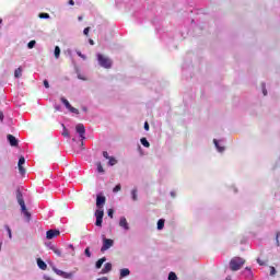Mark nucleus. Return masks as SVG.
I'll list each match as a JSON object with an SVG mask.
<instances>
[{
  "label": "nucleus",
  "instance_id": "f257e3e1",
  "mask_svg": "<svg viewBox=\"0 0 280 280\" xmlns=\"http://www.w3.org/2000/svg\"><path fill=\"white\" fill-rule=\"evenodd\" d=\"M16 200L21 207V212L26 218L27 222H30L32 220V213L27 211V206H25V199H23V192L20 189L16 190Z\"/></svg>",
  "mask_w": 280,
  "mask_h": 280
},
{
  "label": "nucleus",
  "instance_id": "f03ea898",
  "mask_svg": "<svg viewBox=\"0 0 280 280\" xmlns=\"http://www.w3.org/2000/svg\"><path fill=\"white\" fill-rule=\"evenodd\" d=\"M96 60L103 69H110L113 67V61L101 52L96 54Z\"/></svg>",
  "mask_w": 280,
  "mask_h": 280
},
{
  "label": "nucleus",
  "instance_id": "7ed1b4c3",
  "mask_svg": "<svg viewBox=\"0 0 280 280\" xmlns=\"http://www.w3.org/2000/svg\"><path fill=\"white\" fill-rule=\"evenodd\" d=\"M246 264V260H244V258L242 257H234L231 259L230 261V268L236 272V270H240V268H242V266Z\"/></svg>",
  "mask_w": 280,
  "mask_h": 280
},
{
  "label": "nucleus",
  "instance_id": "20e7f679",
  "mask_svg": "<svg viewBox=\"0 0 280 280\" xmlns=\"http://www.w3.org/2000/svg\"><path fill=\"white\" fill-rule=\"evenodd\" d=\"M152 23H153V25H154V27H155V32H156L158 34H160L161 40H164V42L167 40V36H170V34L163 32V28H161V23H159V20H158V19H154V20L152 21ZM162 32H163V33H162Z\"/></svg>",
  "mask_w": 280,
  "mask_h": 280
},
{
  "label": "nucleus",
  "instance_id": "39448f33",
  "mask_svg": "<svg viewBox=\"0 0 280 280\" xmlns=\"http://www.w3.org/2000/svg\"><path fill=\"white\" fill-rule=\"evenodd\" d=\"M94 215L96 218L95 226L102 228V224L104 222V209L103 208H97L95 210V214Z\"/></svg>",
  "mask_w": 280,
  "mask_h": 280
},
{
  "label": "nucleus",
  "instance_id": "423d86ee",
  "mask_svg": "<svg viewBox=\"0 0 280 280\" xmlns=\"http://www.w3.org/2000/svg\"><path fill=\"white\" fill-rule=\"evenodd\" d=\"M115 245V241L113 238H106V236H103V245L101 247V253H106L112 246Z\"/></svg>",
  "mask_w": 280,
  "mask_h": 280
},
{
  "label": "nucleus",
  "instance_id": "0eeeda50",
  "mask_svg": "<svg viewBox=\"0 0 280 280\" xmlns=\"http://www.w3.org/2000/svg\"><path fill=\"white\" fill-rule=\"evenodd\" d=\"M52 270L58 275V277H62V279H73V272H66L56 267H52Z\"/></svg>",
  "mask_w": 280,
  "mask_h": 280
},
{
  "label": "nucleus",
  "instance_id": "6e6552de",
  "mask_svg": "<svg viewBox=\"0 0 280 280\" xmlns=\"http://www.w3.org/2000/svg\"><path fill=\"white\" fill-rule=\"evenodd\" d=\"M75 130H77V132H78L80 139H81L82 141H84V139H86V137H84V135H86V128H84V125H83V124H78V125L75 126Z\"/></svg>",
  "mask_w": 280,
  "mask_h": 280
},
{
  "label": "nucleus",
  "instance_id": "1a4fd4ad",
  "mask_svg": "<svg viewBox=\"0 0 280 280\" xmlns=\"http://www.w3.org/2000/svg\"><path fill=\"white\" fill-rule=\"evenodd\" d=\"M104 205H106V197L104 195L96 196L97 209H104Z\"/></svg>",
  "mask_w": 280,
  "mask_h": 280
},
{
  "label": "nucleus",
  "instance_id": "9d476101",
  "mask_svg": "<svg viewBox=\"0 0 280 280\" xmlns=\"http://www.w3.org/2000/svg\"><path fill=\"white\" fill-rule=\"evenodd\" d=\"M118 224L120 229L125 231H130V224L128 223V220L126 219V217H120Z\"/></svg>",
  "mask_w": 280,
  "mask_h": 280
},
{
  "label": "nucleus",
  "instance_id": "9b49d317",
  "mask_svg": "<svg viewBox=\"0 0 280 280\" xmlns=\"http://www.w3.org/2000/svg\"><path fill=\"white\" fill-rule=\"evenodd\" d=\"M60 235V230H48L46 232V240H54V237H58Z\"/></svg>",
  "mask_w": 280,
  "mask_h": 280
},
{
  "label": "nucleus",
  "instance_id": "f8f14e48",
  "mask_svg": "<svg viewBox=\"0 0 280 280\" xmlns=\"http://www.w3.org/2000/svg\"><path fill=\"white\" fill-rule=\"evenodd\" d=\"M7 141H9L12 148H16L19 145V139H16V137H14L13 135H8Z\"/></svg>",
  "mask_w": 280,
  "mask_h": 280
},
{
  "label": "nucleus",
  "instance_id": "ddd939ff",
  "mask_svg": "<svg viewBox=\"0 0 280 280\" xmlns=\"http://www.w3.org/2000/svg\"><path fill=\"white\" fill-rule=\"evenodd\" d=\"M23 165H25V158L20 156L19 162H18V167H19V172L22 176H24V174H25V168L23 167Z\"/></svg>",
  "mask_w": 280,
  "mask_h": 280
},
{
  "label": "nucleus",
  "instance_id": "4468645a",
  "mask_svg": "<svg viewBox=\"0 0 280 280\" xmlns=\"http://www.w3.org/2000/svg\"><path fill=\"white\" fill-rule=\"evenodd\" d=\"M242 276L245 277V279L247 280H252L254 275H253V269H250V267H246L243 271H242Z\"/></svg>",
  "mask_w": 280,
  "mask_h": 280
},
{
  "label": "nucleus",
  "instance_id": "2eb2a0df",
  "mask_svg": "<svg viewBox=\"0 0 280 280\" xmlns=\"http://www.w3.org/2000/svg\"><path fill=\"white\" fill-rule=\"evenodd\" d=\"M223 142H224V140H218V139L213 140L214 148L217 149L218 152H224V150H225L224 145L220 144Z\"/></svg>",
  "mask_w": 280,
  "mask_h": 280
},
{
  "label": "nucleus",
  "instance_id": "dca6fc26",
  "mask_svg": "<svg viewBox=\"0 0 280 280\" xmlns=\"http://www.w3.org/2000/svg\"><path fill=\"white\" fill-rule=\"evenodd\" d=\"M110 270H113V264L106 262L104 265L103 269L101 270V275H108V272H110Z\"/></svg>",
  "mask_w": 280,
  "mask_h": 280
},
{
  "label": "nucleus",
  "instance_id": "f3484780",
  "mask_svg": "<svg viewBox=\"0 0 280 280\" xmlns=\"http://www.w3.org/2000/svg\"><path fill=\"white\" fill-rule=\"evenodd\" d=\"M126 277H130V269L122 268L119 271V279H126Z\"/></svg>",
  "mask_w": 280,
  "mask_h": 280
},
{
  "label": "nucleus",
  "instance_id": "a211bd4d",
  "mask_svg": "<svg viewBox=\"0 0 280 280\" xmlns=\"http://www.w3.org/2000/svg\"><path fill=\"white\" fill-rule=\"evenodd\" d=\"M37 266L40 270H45L47 268V262L43 258H37Z\"/></svg>",
  "mask_w": 280,
  "mask_h": 280
},
{
  "label": "nucleus",
  "instance_id": "6ab92c4d",
  "mask_svg": "<svg viewBox=\"0 0 280 280\" xmlns=\"http://www.w3.org/2000/svg\"><path fill=\"white\" fill-rule=\"evenodd\" d=\"M62 126V137H65L66 139H71V133H69V129H67V127L65 126V124L61 125Z\"/></svg>",
  "mask_w": 280,
  "mask_h": 280
},
{
  "label": "nucleus",
  "instance_id": "aec40b11",
  "mask_svg": "<svg viewBox=\"0 0 280 280\" xmlns=\"http://www.w3.org/2000/svg\"><path fill=\"white\" fill-rule=\"evenodd\" d=\"M106 261V257H102L101 259H98L96 262H95V269L96 270H100V268H102V266H104Z\"/></svg>",
  "mask_w": 280,
  "mask_h": 280
},
{
  "label": "nucleus",
  "instance_id": "412c9836",
  "mask_svg": "<svg viewBox=\"0 0 280 280\" xmlns=\"http://www.w3.org/2000/svg\"><path fill=\"white\" fill-rule=\"evenodd\" d=\"M23 75V68L22 67H19L18 69H15L14 71V78L16 80H19V78H21Z\"/></svg>",
  "mask_w": 280,
  "mask_h": 280
},
{
  "label": "nucleus",
  "instance_id": "4be33fe9",
  "mask_svg": "<svg viewBox=\"0 0 280 280\" xmlns=\"http://www.w3.org/2000/svg\"><path fill=\"white\" fill-rule=\"evenodd\" d=\"M165 229V219L158 220V231H163Z\"/></svg>",
  "mask_w": 280,
  "mask_h": 280
},
{
  "label": "nucleus",
  "instance_id": "5701e85b",
  "mask_svg": "<svg viewBox=\"0 0 280 280\" xmlns=\"http://www.w3.org/2000/svg\"><path fill=\"white\" fill-rule=\"evenodd\" d=\"M60 102L66 106V108L69 110L71 108V103L66 97H61Z\"/></svg>",
  "mask_w": 280,
  "mask_h": 280
},
{
  "label": "nucleus",
  "instance_id": "b1692460",
  "mask_svg": "<svg viewBox=\"0 0 280 280\" xmlns=\"http://www.w3.org/2000/svg\"><path fill=\"white\" fill-rule=\"evenodd\" d=\"M140 143L143 148H150V141H148V138H141Z\"/></svg>",
  "mask_w": 280,
  "mask_h": 280
},
{
  "label": "nucleus",
  "instance_id": "393cba45",
  "mask_svg": "<svg viewBox=\"0 0 280 280\" xmlns=\"http://www.w3.org/2000/svg\"><path fill=\"white\" fill-rule=\"evenodd\" d=\"M60 46H55L54 56L58 60L60 58Z\"/></svg>",
  "mask_w": 280,
  "mask_h": 280
},
{
  "label": "nucleus",
  "instance_id": "a878e982",
  "mask_svg": "<svg viewBox=\"0 0 280 280\" xmlns=\"http://www.w3.org/2000/svg\"><path fill=\"white\" fill-rule=\"evenodd\" d=\"M108 165H109V167H113L114 165H117V159H115L114 156H112V158L108 160Z\"/></svg>",
  "mask_w": 280,
  "mask_h": 280
},
{
  "label": "nucleus",
  "instance_id": "bb28decb",
  "mask_svg": "<svg viewBox=\"0 0 280 280\" xmlns=\"http://www.w3.org/2000/svg\"><path fill=\"white\" fill-rule=\"evenodd\" d=\"M131 199L133 200V202H137L138 197H137V188H133L131 190Z\"/></svg>",
  "mask_w": 280,
  "mask_h": 280
},
{
  "label": "nucleus",
  "instance_id": "cd10ccee",
  "mask_svg": "<svg viewBox=\"0 0 280 280\" xmlns=\"http://www.w3.org/2000/svg\"><path fill=\"white\" fill-rule=\"evenodd\" d=\"M36 47V40H30L27 43V49H34Z\"/></svg>",
  "mask_w": 280,
  "mask_h": 280
},
{
  "label": "nucleus",
  "instance_id": "c85d7f7f",
  "mask_svg": "<svg viewBox=\"0 0 280 280\" xmlns=\"http://www.w3.org/2000/svg\"><path fill=\"white\" fill-rule=\"evenodd\" d=\"M168 280H178V276H176V272L171 271L168 273Z\"/></svg>",
  "mask_w": 280,
  "mask_h": 280
},
{
  "label": "nucleus",
  "instance_id": "c756f323",
  "mask_svg": "<svg viewBox=\"0 0 280 280\" xmlns=\"http://www.w3.org/2000/svg\"><path fill=\"white\" fill-rule=\"evenodd\" d=\"M4 229L8 233L9 240H12V229H10V225H4Z\"/></svg>",
  "mask_w": 280,
  "mask_h": 280
},
{
  "label": "nucleus",
  "instance_id": "7c9ffc66",
  "mask_svg": "<svg viewBox=\"0 0 280 280\" xmlns=\"http://www.w3.org/2000/svg\"><path fill=\"white\" fill-rule=\"evenodd\" d=\"M70 113H73L74 115H80V110L73 106H71L69 109H68Z\"/></svg>",
  "mask_w": 280,
  "mask_h": 280
},
{
  "label": "nucleus",
  "instance_id": "2f4dec72",
  "mask_svg": "<svg viewBox=\"0 0 280 280\" xmlns=\"http://www.w3.org/2000/svg\"><path fill=\"white\" fill-rule=\"evenodd\" d=\"M117 191H121V184H118L113 188L114 194H117Z\"/></svg>",
  "mask_w": 280,
  "mask_h": 280
},
{
  "label": "nucleus",
  "instance_id": "473e14b6",
  "mask_svg": "<svg viewBox=\"0 0 280 280\" xmlns=\"http://www.w3.org/2000/svg\"><path fill=\"white\" fill-rule=\"evenodd\" d=\"M38 16H39V19H45V20L50 19L49 13H39Z\"/></svg>",
  "mask_w": 280,
  "mask_h": 280
},
{
  "label": "nucleus",
  "instance_id": "72a5a7b5",
  "mask_svg": "<svg viewBox=\"0 0 280 280\" xmlns=\"http://www.w3.org/2000/svg\"><path fill=\"white\" fill-rule=\"evenodd\" d=\"M77 56H79V58H82V60H86V55L82 54V51L77 50Z\"/></svg>",
  "mask_w": 280,
  "mask_h": 280
},
{
  "label": "nucleus",
  "instance_id": "f704fd0d",
  "mask_svg": "<svg viewBox=\"0 0 280 280\" xmlns=\"http://www.w3.org/2000/svg\"><path fill=\"white\" fill-rule=\"evenodd\" d=\"M97 172L98 174H104V166H102V163L97 164Z\"/></svg>",
  "mask_w": 280,
  "mask_h": 280
},
{
  "label": "nucleus",
  "instance_id": "c9c22d12",
  "mask_svg": "<svg viewBox=\"0 0 280 280\" xmlns=\"http://www.w3.org/2000/svg\"><path fill=\"white\" fill-rule=\"evenodd\" d=\"M57 257H62V252L55 247V250H52Z\"/></svg>",
  "mask_w": 280,
  "mask_h": 280
},
{
  "label": "nucleus",
  "instance_id": "e433bc0d",
  "mask_svg": "<svg viewBox=\"0 0 280 280\" xmlns=\"http://www.w3.org/2000/svg\"><path fill=\"white\" fill-rule=\"evenodd\" d=\"M84 255H85V257H91V248L90 247H86L85 249H84Z\"/></svg>",
  "mask_w": 280,
  "mask_h": 280
},
{
  "label": "nucleus",
  "instance_id": "4c0bfd02",
  "mask_svg": "<svg viewBox=\"0 0 280 280\" xmlns=\"http://www.w3.org/2000/svg\"><path fill=\"white\" fill-rule=\"evenodd\" d=\"M275 275H277V268L275 267H270V277H275Z\"/></svg>",
  "mask_w": 280,
  "mask_h": 280
},
{
  "label": "nucleus",
  "instance_id": "58836bf2",
  "mask_svg": "<svg viewBox=\"0 0 280 280\" xmlns=\"http://www.w3.org/2000/svg\"><path fill=\"white\" fill-rule=\"evenodd\" d=\"M262 94L268 95V90H266V83H261Z\"/></svg>",
  "mask_w": 280,
  "mask_h": 280
},
{
  "label": "nucleus",
  "instance_id": "ea45409f",
  "mask_svg": "<svg viewBox=\"0 0 280 280\" xmlns=\"http://www.w3.org/2000/svg\"><path fill=\"white\" fill-rule=\"evenodd\" d=\"M107 215H108V218H113V215H115V210L108 209L107 210Z\"/></svg>",
  "mask_w": 280,
  "mask_h": 280
},
{
  "label": "nucleus",
  "instance_id": "a19ab883",
  "mask_svg": "<svg viewBox=\"0 0 280 280\" xmlns=\"http://www.w3.org/2000/svg\"><path fill=\"white\" fill-rule=\"evenodd\" d=\"M279 237H280V232H277V234H276V246H280Z\"/></svg>",
  "mask_w": 280,
  "mask_h": 280
},
{
  "label": "nucleus",
  "instance_id": "79ce46f5",
  "mask_svg": "<svg viewBox=\"0 0 280 280\" xmlns=\"http://www.w3.org/2000/svg\"><path fill=\"white\" fill-rule=\"evenodd\" d=\"M91 32V27H85L84 30H83V34H84V36H89V33Z\"/></svg>",
  "mask_w": 280,
  "mask_h": 280
},
{
  "label": "nucleus",
  "instance_id": "37998d69",
  "mask_svg": "<svg viewBox=\"0 0 280 280\" xmlns=\"http://www.w3.org/2000/svg\"><path fill=\"white\" fill-rule=\"evenodd\" d=\"M67 55H68L70 58H73V50H71V48H68V49H67Z\"/></svg>",
  "mask_w": 280,
  "mask_h": 280
},
{
  "label": "nucleus",
  "instance_id": "c03bdc74",
  "mask_svg": "<svg viewBox=\"0 0 280 280\" xmlns=\"http://www.w3.org/2000/svg\"><path fill=\"white\" fill-rule=\"evenodd\" d=\"M103 156L104 159H107V160L112 158L110 155H108V151H103Z\"/></svg>",
  "mask_w": 280,
  "mask_h": 280
},
{
  "label": "nucleus",
  "instance_id": "a18cd8bd",
  "mask_svg": "<svg viewBox=\"0 0 280 280\" xmlns=\"http://www.w3.org/2000/svg\"><path fill=\"white\" fill-rule=\"evenodd\" d=\"M257 264H259L260 266H266V262H264V260H261L260 258L256 259Z\"/></svg>",
  "mask_w": 280,
  "mask_h": 280
},
{
  "label": "nucleus",
  "instance_id": "49530a36",
  "mask_svg": "<svg viewBox=\"0 0 280 280\" xmlns=\"http://www.w3.org/2000/svg\"><path fill=\"white\" fill-rule=\"evenodd\" d=\"M44 86L45 89H49V81L47 79L44 80Z\"/></svg>",
  "mask_w": 280,
  "mask_h": 280
},
{
  "label": "nucleus",
  "instance_id": "de8ad7c7",
  "mask_svg": "<svg viewBox=\"0 0 280 280\" xmlns=\"http://www.w3.org/2000/svg\"><path fill=\"white\" fill-rule=\"evenodd\" d=\"M47 246L50 250H55V248H56V246L51 243H48Z\"/></svg>",
  "mask_w": 280,
  "mask_h": 280
},
{
  "label": "nucleus",
  "instance_id": "09e8293b",
  "mask_svg": "<svg viewBox=\"0 0 280 280\" xmlns=\"http://www.w3.org/2000/svg\"><path fill=\"white\" fill-rule=\"evenodd\" d=\"M144 130L148 132L150 130V124L148 121L144 122Z\"/></svg>",
  "mask_w": 280,
  "mask_h": 280
},
{
  "label": "nucleus",
  "instance_id": "8fccbe9b",
  "mask_svg": "<svg viewBox=\"0 0 280 280\" xmlns=\"http://www.w3.org/2000/svg\"><path fill=\"white\" fill-rule=\"evenodd\" d=\"M4 115H3V112H0V121H1V124H3V119H4Z\"/></svg>",
  "mask_w": 280,
  "mask_h": 280
},
{
  "label": "nucleus",
  "instance_id": "3c124183",
  "mask_svg": "<svg viewBox=\"0 0 280 280\" xmlns=\"http://www.w3.org/2000/svg\"><path fill=\"white\" fill-rule=\"evenodd\" d=\"M68 5H75V1L69 0V1H68Z\"/></svg>",
  "mask_w": 280,
  "mask_h": 280
},
{
  "label": "nucleus",
  "instance_id": "603ef678",
  "mask_svg": "<svg viewBox=\"0 0 280 280\" xmlns=\"http://www.w3.org/2000/svg\"><path fill=\"white\" fill-rule=\"evenodd\" d=\"M197 14H205V10L198 9V10H197Z\"/></svg>",
  "mask_w": 280,
  "mask_h": 280
},
{
  "label": "nucleus",
  "instance_id": "864d4df0",
  "mask_svg": "<svg viewBox=\"0 0 280 280\" xmlns=\"http://www.w3.org/2000/svg\"><path fill=\"white\" fill-rule=\"evenodd\" d=\"M55 110H61V106L60 105H55Z\"/></svg>",
  "mask_w": 280,
  "mask_h": 280
},
{
  "label": "nucleus",
  "instance_id": "5fc2aeb1",
  "mask_svg": "<svg viewBox=\"0 0 280 280\" xmlns=\"http://www.w3.org/2000/svg\"><path fill=\"white\" fill-rule=\"evenodd\" d=\"M172 198H176V191H171Z\"/></svg>",
  "mask_w": 280,
  "mask_h": 280
},
{
  "label": "nucleus",
  "instance_id": "6e6d98bb",
  "mask_svg": "<svg viewBox=\"0 0 280 280\" xmlns=\"http://www.w3.org/2000/svg\"><path fill=\"white\" fill-rule=\"evenodd\" d=\"M68 248H71L72 250H75V247H73V244H69Z\"/></svg>",
  "mask_w": 280,
  "mask_h": 280
},
{
  "label": "nucleus",
  "instance_id": "4d7b16f0",
  "mask_svg": "<svg viewBox=\"0 0 280 280\" xmlns=\"http://www.w3.org/2000/svg\"><path fill=\"white\" fill-rule=\"evenodd\" d=\"M90 45H95V42L93 39H89Z\"/></svg>",
  "mask_w": 280,
  "mask_h": 280
},
{
  "label": "nucleus",
  "instance_id": "13d9d810",
  "mask_svg": "<svg viewBox=\"0 0 280 280\" xmlns=\"http://www.w3.org/2000/svg\"><path fill=\"white\" fill-rule=\"evenodd\" d=\"M96 280H108L106 277L97 278Z\"/></svg>",
  "mask_w": 280,
  "mask_h": 280
},
{
  "label": "nucleus",
  "instance_id": "bf43d9fd",
  "mask_svg": "<svg viewBox=\"0 0 280 280\" xmlns=\"http://www.w3.org/2000/svg\"><path fill=\"white\" fill-rule=\"evenodd\" d=\"M82 110H83V113H86V110H89V109L84 106V107H82Z\"/></svg>",
  "mask_w": 280,
  "mask_h": 280
},
{
  "label": "nucleus",
  "instance_id": "052dcab7",
  "mask_svg": "<svg viewBox=\"0 0 280 280\" xmlns=\"http://www.w3.org/2000/svg\"><path fill=\"white\" fill-rule=\"evenodd\" d=\"M44 279L45 280H51V278L47 277V276H44Z\"/></svg>",
  "mask_w": 280,
  "mask_h": 280
},
{
  "label": "nucleus",
  "instance_id": "680f3d73",
  "mask_svg": "<svg viewBox=\"0 0 280 280\" xmlns=\"http://www.w3.org/2000/svg\"><path fill=\"white\" fill-rule=\"evenodd\" d=\"M82 19H83V18H82V15H81V16L78 18V21H82Z\"/></svg>",
  "mask_w": 280,
  "mask_h": 280
},
{
  "label": "nucleus",
  "instance_id": "e2e57ef3",
  "mask_svg": "<svg viewBox=\"0 0 280 280\" xmlns=\"http://www.w3.org/2000/svg\"><path fill=\"white\" fill-rule=\"evenodd\" d=\"M1 23H3V20H2V19H0V25H1Z\"/></svg>",
  "mask_w": 280,
  "mask_h": 280
},
{
  "label": "nucleus",
  "instance_id": "0e129e2a",
  "mask_svg": "<svg viewBox=\"0 0 280 280\" xmlns=\"http://www.w3.org/2000/svg\"><path fill=\"white\" fill-rule=\"evenodd\" d=\"M183 71H185V66L182 67Z\"/></svg>",
  "mask_w": 280,
  "mask_h": 280
},
{
  "label": "nucleus",
  "instance_id": "69168bd1",
  "mask_svg": "<svg viewBox=\"0 0 280 280\" xmlns=\"http://www.w3.org/2000/svg\"><path fill=\"white\" fill-rule=\"evenodd\" d=\"M191 23H196V20H192Z\"/></svg>",
  "mask_w": 280,
  "mask_h": 280
},
{
  "label": "nucleus",
  "instance_id": "338daca9",
  "mask_svg": "<svg viewBox=\"0 0 280 280\" xmlns=\"http://www.w3.org/2000/svg\"><path fill=\"white\" fill-rule=\"evenodd\" d=\"M79 79L82 80V78L79 75Z\"/></svg>",
  "mask_w": 280,
  "mask_h": 280
}]
</instances>
